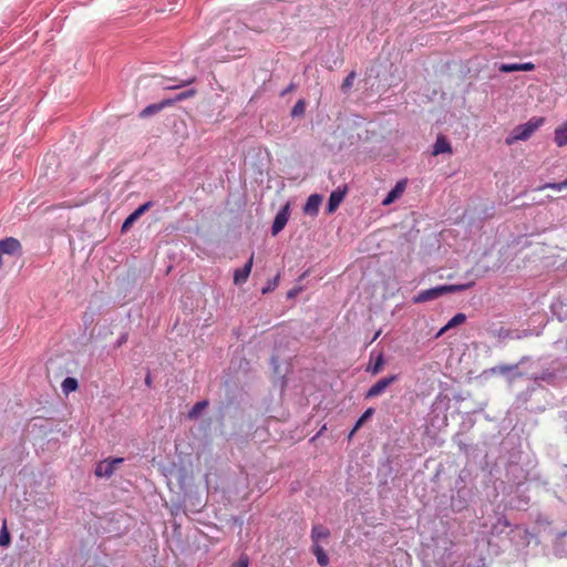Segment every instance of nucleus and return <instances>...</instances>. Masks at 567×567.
<instances>
[{"label": "nucleus", "mask_w": 567, "mask_h": 567, "mask_svg": "<svg viewBox=\"0 0 567 567\" xmlns=\"http://www.w3.org/2000/svg\"><path fill=\"white\" fill-rule=\"evenodd\" d=\"M474 286V281H470L466 284H457V285H443L436 286L426 290L420 291L416 296L413 297L414 303H423L430 300H434L440 298L445 293L460 292L467 290Z\"/></svg>", "instance_id": "nucleus-1"}, {"label": "nucleus", "mask_w": 567, "mask_h": 567, "mask_svg": "<svg viewBox=\"0 0 567 567\" xmlns=\"http://www.w3.org/2000/svg\"><path fill=\"white\" fill-rule=\"evenodd\" d=\"M545 122L544 117H532L528 122L517 125L506 137L505 143L512 145L517 141L528 140Z\"/></svg>", "instance_id": "nucleus-2"}, {"label": "nucleus", "mask_w": 567, "mask_h": 567, "mask_svg": "<svg viewBox=\"0 0 567 567\" xmlns=\"http://www.w3.org/2000/svg\"><path fill=\"white\" fill-rule=\"evenodd\" d=\"M399 379L398 374H392L377 381L364 394L365 399H373L381 395L391 384Z\"/></svg>", "instance_id": "nucleus-3"}, {"label": "nucleus", "mask_w": 567, "mask_h": 567, "mask_svg": "<svg viewBox=\"0 0 567 567\" xmlns=\"http://www.w3.org/2000/svg\"><path fill=\"white\" fill-rule=\"evenodd\" d=\"M526 360H527V357H523L517 364H499V365H496V367L491 369V372L492 373H499V374H503V375L509 374L508 381L513 382L514 380L523 377V373L520 371H518V365L524 363Z\"/></svg>", "instance_id": "nucleus-4"}, {"label": "nucleus", "mask_w": 567, "mask_h": 567, "mask_svg": "<svg viewBox=\"0 0 567 567\" xmlns=\"http://www.w3.org/2000/svg\"><path fill=\"white\" fill-rule=\"evenodd\" d=\"M21 244L13 237H7L0 240V266H2V255H16L20 252Z\"/></svg>", "instance_id": "nucleus-5"}, {"label": "nucleus", "mask_w": 567, "mask_h": 567, "mask_svg": "<svg viewBox=\"0 0 567 567\" xmlns=\"http://www.w3.org/2000/svg\"><path fill=\"white\" fill-rule=\"evenodd\" d=\"M290 216L289 205L286 204L276 215L272 226H271V235H278L287 225V221Z\"/></svg>", "instance_id": "nucleus-6"}, {"label": "nucleus", "mask_w": 567, "mask_h": 567, "mask_svg": "<svg viewBox=\"0 0 567 567\" xmlns=\"http://www.w3.org/2000/svg\"><path fill=\"white\" fill-rule=\"evenodd\" d=\"M152 202H146L130 214L122 225V233H126L132 225L152 207Z\"/></svg>", "instance_id": "nucleus-7"}, {"label": "nucleus", "mask_w": 567, "mask_h": 567, "mask_svg": "<svg viewBox=\"0 0 567 567\" xmlns=\"http://www.w3.org/2000/svg\"><path fill=\"white\" fill-rule=\"evenodd\" d=\"M252 264H254V254L250 255V257L248 258L247 262L245 264V266L243 268L236 269L234 271V284L235 285H241L247 281V279L251 272Z\"/></svg>", "instance_id": "nucleus-8"}, {"label": "nucleus", "mask_w": 567, "mask_h": 567, "mask_svg": "<svg viewBox=\"0 0 567 567\" xmlns=\"http://www.w3.org/2000/svg\"><path fill=\"white\" fill-rule=\"evenodd\" d=\"M322 203V196L319 194H312L308 197L305 206L303 213L310 216H317L319 213V207Z\"/></svg>", "instance_id": "nucleus-9"}, {"label": "nucleus", "mask_w": 567, "mask_h": 567, "mask_svg": "<svg viewBox=\"0 0 567 567\" xmlns=\"http://www.w3.org/2000/svg\"><path fill=\"white\" fill-rule=\"evenodd\" d=\"M171 104H172V100H164L159 103L150 104L140 112V117H142V118L150 117V116L161 112L165 106L171 105Z\"/></svg>", "instance_id": "nucleus-10"}, {"label": "nucleus", "mask_w": 567, "mask_h": 567, "mask_svg": "<svg viewBox=\"0 0 567 567\" xmlns=\"http://www.w3.org/2000/svg\"><path fill=\"white\" fill-rule=\"evenodd\" d=\"M452 152H453L452 146H451L450 142L447 141V138L444 135H439L433 145L432 154L433 155H440V154H444V153L452 154Z\"/></svg>", "instance_id": "nucleus-11"}, {"label": "nucleus", "mask_w": 567, "mask_h": 567, "mask_svg": "<svg viewBox=\"0 0 567 567\" xmlns=\"http://www.w3.org/2000/svg\"><path fill=\"white\" fill-rule=\"evenodd\" d=\"M405 186H406V182L405 181L398 182L395 184V186L388 193V195L383 199L382 204L383 205H390L394 200H396L402 195V193L404 192Z\"/></svg>", "instance_id": "nucleus-12"}, {"label": "nucleus", "mask_w": 567, "mask_h": 567, "mask_svg": "<svg viewBox=\"0 0 567 567\" xmlns=\"http://www.w3.org/2000/svg\"><path fill=\"white\" fill-rule=\"evenodd\" d=\"M344 195H346V190H340V189L333 190L330 194L328 205H327L328 214L333 213L339 207V205L341 204V202L344 198Z\"/></svg>", "instance_id": "nucleus-13"}, {"label": "nucleus", "mask_w": 567, "mask_h": 567, "mask_svg": "<svg viewBox=\"0 0 567 567\" xmlns=\"http://www.w3.org/2000/svg\"><path fill=\"white\" fill-rule=\"evenodd\" d=\"M530 379L536 382L543 381L548 384H554L557 380L556 369L555 368L545 369L539 374L532 375Z\"/></svg>", "instance_id": "nucleus-14"}, {"label": "nucleus", "mask_w": 567, "mask_h": 567, "mask_svg": "<svg viewBox=\"0 0 567 567\" xmlns=\"http://www.w3.org/2000/svg\"><path fill=\"white\" fill-rule=\"evenodd\" d=\"M114 471L115 468L112 466V463L109 460H104L97 463L94 473L97 477L109 478L113 475Z\"/></svg>", "instance_id": "nucleus-15"}, {"label": "nucleus", "mask_w": 567, "mask_h": 567, "mask_svg": "<svg viewBox=\"0 0 567 567\" xmlns=\"http://www.w3.org/2000/svg\"><path fill=\"white\" fill-rule=\"evenodd\" d=\"M330 536V530L322 525H315L311 529L312 544H319L321 539H327Z\"/></svg>", "instance_id": "nucleus-16"}, {"label": "nucleus", "mask_w": 567, "mask_h": 567, "mask_svg": "<svg viewBox=\"0 0 567 567\" xmlns=\"http://www.w3.org/2000/svg\"><path fill=\"white\" fill-rule=\"evenodd\" d=\"M312 553L320 566L326 567L329 564V557L319 544H312Z\"/></svg>", "instance_id": "nucleus-17"}, {"label": "nucleus", "mask_w": 567, "mask_h": 567, "mask_svg": "<svg viewBox=\"0 0 567 567\" xmlns=\"http://www.w3.org/2000/svg\"><path fill=\"white\" fill-rule=\"evenodd\" d=\"M555 143L558 146L567 145V121L555 130Z\"/></svg>", "instance_id": "nucleus-18"}, {"label": "nucleus", "mask_w": 567, "mask_h": 567, "mask_svg": "<svg viewBox=\"0 0 567 567\" xmlns=\"http://www.w3.org/2000/svg\"><path fill=\"white\" fill-rule=\"evenodd\" d=\"M384 365V358L382 353H379L375 358V361L373 364L369 365L367 368V371L370 372L372 375L379 374Z\"/></svg>", "instance_id": "nucleus-19"}, {"label": "nucleus", "mask_w": 567, "mask_h": 567, "mask_svg": "<svg viewBox=\"0 0 567 567\" xmlns=\"http://www.w3.org/2000/svg\"><path fill=\"white\" fill-rule=\"evenodd\" d=\"M78 386H79L78 380L74 378H71V377L65 378L61 384L62 391L65 394H69L70 392L75 391L78 389Z\"/></svg>", "instance_id": "nucleus-20"}, {"label": "nucleus", "mask_w": 567, "mask_h": 567, "mask_svg": "<svg viewBox=\"0 0 567 567\" xmlns=\"http://www.w3.org/2000/svg\"><path fill=\"white\" fill-rule=\"evenodd\" d=\"M208 405L206 400L199 401L193 405V408L188 412V419L194 420L197 419L204 409Z\"/></svg>", "instance_id": "nucleus-21"}, {"label": "nucleus", "mask_w": 567, "mask_h": 567, "mask_svg": "<svg viewBox=\"0 0 567 567\" xmlns=\"http://www.w3.org/2000/svg\"><path fill=\"white\" fill-rule=\"evenodd\" d=\"M305 111H306V102H305V100L301 99L296 102V104L291 109L290 114L292 117H300V116H303Z\"/></svg>", "instance_id": "nucleus-22"}, {"label": "nucleus", "mask_w": 567, "mask_h": 567, "mask_svg": "<svg viewBox=\"0 0 567 567\" xmlns=\"http://www.w3.org/2000/svg\"><path fill=\"white\" fill-rule=\"evenodd\" d=\"M355 76H357L355 71H351V72L347 75V78L343 80V82H342V84H341V91H342L343 93H348V92L351 90V87H352V85H353V81H354Z\"/></svg>", "instance_id": "nucleus-23"}, {"label": "nucleus", "mask_w": 567, "mask_h": 567, "mask_svg": "<svg viewBox=\"0 0 567 567\" xmlns=\"http://www.w3.org/2000/svg\"><path fill=\"white\" fill-rule=\"evenodd\" d=\"M466 321V316L462 312L456 313L450 321L446 323V328L457 327Z\"/></svg>", "instance_id": "nucleus-24"}, {"label": "nucleus", "mask_w": 567, "mask_h": 567, "mask_svg": "<svg viewBox=\"0 0 567 567\" xmlns=\"http://www.w3.org/2000/svg\"><path fill=\"white\" fill-rule=\"evenodd\" d=\"M374 413V409L373 408H369L364 411V413L358 419V421L355 422L354 424V431H358L362 425L363 423L373 415Z\"/></svg>", "instance_id": "nucleus-25"}, {"label": "nucleus", "mask_w": 567, "mask_h": 567, "mask_svg": "<svg viewBox=\"0 0 567 567\" xmlns=\"http://www.w3.org/2000/svg\"><path fill=\"white\" fill-rule=\"evenodd\" d=\"M279 280H280V275H277L275 276L272 279H270L267 285L261 289V292L264 295L268 293V292H271L274 291L278 285H279Z\"/></svg>", "instance_id": "nucleus-26"}, {"label": "nucleus", "mask_w": 567, "mask_h": 567, "mask_svg": "<svg viewBox=\"0 0 567 567\" xmlns=\"http://www.w3.org/2000/svg\"><path fill=\"white\" fill-rule=\"evenodd\" d=\"M196 93H197V91L195 89H188L186 91L178 93L174 99H171V100H172V103L176 102V101H183V100L193 97L194 95H196Z\"/></svg>", "instance_id": "nucleus-27"}, {"label": "nucleus", "mask_w": 567, "mask_h": 567, "mask_svg": "<svg viewBox=\"0 0 567 567\" xmlns=\"http://www.w3.org/2000/svg\"><path fill=\"white\" fill-rule=\"evenodd\" d=\"M10 540H11L10 533L7 529V526L3 525L0 530V546L7 547L10 544Z\"/></svg>", "instance_id": "nucleus-28"}, {"label": "nucleus", "mask_w": 567, "mask_h": 567, "mask_svg": "<svg viewBox=\"0 0 567 567\" xmlns=\"http://www.w3.org/2000/svg\"><path fill=\"white\" fill-rule=\"evenodd\" d=\"M498 70L503 73L519 71L518 63H501Z\"/></svg>", "instance_id": "nucleus-29"}, {"label": "nucleus", "mask_w": 567, "mask_h": 567, "mask_svg": "<svg viewBox=\"0 0 567 567\" xmlns=\"http://www.w3.org/2000/svg\"><path fill=\"white\" fill-rule=\"evenodd\" d=\"M542 188H550V189H554V190H563V189L567 188V183H566V179L563 181V182H559V183H547Z\"/></svg>", "instance_id": "nucleus-30"}, {"label": "nucleus", "mask_w": 567, "mask_h": 567, "mask_svg": "<svg viewBox=\"0 0 567 567\" xmlns=\"http://www.w3.org/2000/svg\"><path fill=\"white\" fill-rule=\"evenodd\" d=\"M249 559L246 555L239 557V559L234 564V567H248Z\"/></svg>", "instance_id": "nucleus-31"}, {"label": "nucleus", "mask_w": 567, "mask_h": 567, "mask_svg": "<svg viewBox=\"0 0 567 567\" xmlns=\"http://www.w3.org/2000/svg\"><path fill=\"white\" fill-rule=\"evenodd\" d=\"M519 71H533L535 69L534 63L526 62V63H518Z\"/></svg>", "instance_id": "nucleus-32"}, {"label": "nucleus", "mask_w": 567, "mask_h": 567, "mask_svg": "<svg viewBox=\"0 0 567 567\" xmlns=\"http://www.w3.org/2000/svg\"><path fill=\"white\" fill-rule=\"evenodd\" d=\"M195 81V78H189L187 80H184L182 81L179 84L177 85H174V86H169L171 89H177V87H181V86H185V85H188V84H192L193 82Z\"/></svg>", "instance_id": "nucleus-33"}, {"label": "nucleus", "mask_w": 567, "mask_h": 567, "mask_svg": "<svg viewBox=\"0 0 567 567\" xmlns=\"http://www.w3.org/2000/svg\"><path fill=\"white\" fill-rule=\"evenodd\" d=\"M110 463H112V466L114 468H116V465L121 464L124 460L122 457H116V458H112V460H109Z\"/></svg>", "instance_id": "nucleus-34"}, {"label": "nucleus", "mask_w": 567, "mask_h": 567, "mask_svg": "<svg viewBox=\"0 0 567 567\" xmlns=\"http://www.w3.org/2000/svg\"><path fill=\"white\" fill-rule=\"evenodd\" d=\"M127 340V336L126 334H122L120 337V339L117 340V347H121L123 343H125Z\"/></svg>", "instance_id": "nucleus-35"}, {"label": "nucleus", "mask_w": 567, "mask_h": 567, "mask_svg": "<svg viewBox=\"0 0 567 567\" xmlns=\"http://www.w3.org/2000/svg\"><path fill=\"white\" fill-rule=\"evenodd\" d=\"M297 293H298V290L297 289H292V290L288 291L287 297L288 298H293Z\"/></svg>", "instance_id": "nucleus-36"}, {"label": "nucleus", "mask_w": 567, "mask_h": 567, "mask_svg": "<svg viewBox=\"0 0 567 567\" xmlns=\"http://www.w3.org/2000/svg\"><path fill=\"white\" fill-rule=\"evenodd\" d=\"M451 328H446V324L444 327L441 328V330L437 332L436 337H440L442 336L444 332H446L447 330H450Z\"/></svg>", "instance_id": "nucleus-37"}, {"label": "nucleus", "mask_w": 567, "mask_h": 567, "mask_svg": "<svg viewBox=\"0 0 567 567\" xmlns=\"http://www.w3.org/2000/svg\"><path fill=\"white\" fill-rule=\"evenodd\" d=\"M293 87H295V86H293V84H290V85H289V86H288V87L282 92V93H281V95H285L286 93H288V92L292 91V90H293Z\"/></svg>", "instance_id": "nucleus-38"}, {"label": "nucleus", "mask_w": 567, "mask_h": 567, "mask_svg": "<svg viewBox=\"0 0 567 567\" xmlns=\"http://www.w3.org/2000/svg\"><path fill=\"white\" fill-rule=\"evenodd\" d=\"M145 383H146V385H148V386L152 384V379H151V375H150V374H147V375H146V378H145Z\"/></svg>", "instance_id": "nucleus-39"}, {"label": "nucleus", "mask_w": 567, "mask_h": 567, "mask_svg": "<svg viewBox=\"0 0 567 567\" xmlns=\"http://www.w3.org/2000/svg\"><path fill=\"white\" fill-rule=\"evenodd\" d=\"M357 431H354V427L351 430V432L349 433L348 435V440L350 441L352 439V436L354 435Z\"/></svg>", "instance_id": "nucleus-40"}]
</instances>
